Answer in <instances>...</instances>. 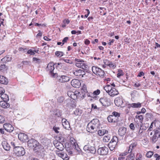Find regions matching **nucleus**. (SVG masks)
Returning a JSON list of instances; mask_svg holds the SVG:
<instances>
[{"label": "nucleus", "instance_id": "f257e3e1", "mask_svg": "<svg viewBox=\"0 0 160 160\" xmlns=\"http://www.w3.org/2000/svg\"><path fill=\"white\" fill-rule=\"evenodd\" d=\"M100 127V123L99 120L97 119H93L88 124L87 130L89 132H93Z\"/></svg>", "mask_w": 160, "mask_h": 160}, {"label": "nucleus", "instance_id": "f03ea898", "mask_svg": "<svg viewBox=\"0 0 160 160\" xmlns=\"http://www.w3.org/2000/svg\"><path fill=\"white\" fill-rule=\"evenodd\" d=\"M11 144L13 148L14 153L17 156H21L24 155L25 153V149L22 147L17 146V143L15 142H11Z\"/></svg>", "mask_w": 160, "mask_h": 160}, {"label": "nucleus", "instance_id": "7ed1b4c3", "mask_svg": "<svg viewBox=\"0 0 160 160\" xmlns=\"http://www.w3.org/2000/svg\"><path fill=\"white\" fill-rule=\"evenodd\" d=\"M104 89L111 97H114L119 94L118 91L115 88L112 87L110 85H106L104 87Z\"/></svg>", "mask_w": 160, "mask_h": 160}, {"label": "nucleus", "instance_id": "20e7f679", "mask_svg": "<svg viewBox=\"0 0 160 160\" xmlns=\"http://www.w3.org/2000/svg\"><path fill=\"white\" fill-rule=\"evenodd\" d=\"M28 147L30 148H33L35 150L39 149L40 146L39 143L33 139H31L28 142Z\"/></svg>", "mask_w": 160, "mask_h": 160}, {"label": "nucleus", "instance_id": "39448f33", "mask_svg": "<svg viewBox=\"0 0 160 160\" xmlns=\"http://www.w3.org/2000/svg\"><path fill=\"white\" fill-rule=\"evenodd\" d=\"M54 64L53 62H50L48 63L46 68V70L49 72V74L53 78H56L58 76V74L53 72L54 69Z\"/></svg>", "mask_w": 160, "mask_h": 160}, {"label": "nucleus", "instance_id": "423d86ee", "mask_svg": "<svg viewBox=\"0 0 160 160\" xmlns=\"http://www.w3.org/2000/svg\"><path fill=\"white\" fill-rule=\"evenodd\" d=\"M118 141V138L116 136H113L108 146L111 151L113 150L117 145Z\"/></svg>", "mask_w": 160, "mask_h": 160}, {"label": "nucleus", "instance_id": "0eeeda50", "mask_svg": "<svg viewBox=\"0 0 160 160\" xmlns=\"http://www.w3.org/2000/svg\"><path fill=\"white\" fill-rule=\"evenodd\" d=\"M99 102L102 106L107 107L110 105V99L107 97L101 98L99 99Z\"/></svg>", "mask_w": 160, "mask_h": 160}, {"label": "nucleus", "instance_id": "6e6552de", "mask_svg": "<svg viewBox=\"0 0 160 160\" xmlns=\"http://www.w3.org/2000/svg\"><path fill=\"white\" fill-rule=\"evenodd\" d=\"M108 148L106 147H103L99 148L98 150V154L102 155H106L108 152Z\"/></svg>", "mask_w": 160, "mask_h": 160}, {"label": "nucleus", "instance_id": "1a4fd4ad", "mask_svg": "<svg viewBox=\"0 0 160 160\" xmlns=\"http://www.w3.org/2000/svg\"><path fill=\"white\" fill-rule=\"evenodd\" d=\"M54 145L55 147L59 151H62L64 148V145L62 143L57 141H55L54 142Z\"/></svg>", "mask_w": 160, "mask_h": 160}, {"label": "nucleus", "instance_id": "9d476101", "mask_svg": "<svg viewBox=\"0 0 160 160\" xmlns=\"http://www.w3.org/2000/svg\"><path fill=\"white\" fill-rule=\"evenodd\" d=\"M58 79L59 81L61 82H68L70 80L69 78L67 76L62 75L57 76Z\"/></svg>", "mask_w": 160, "mask_h": 160}, {"label": "nucleus", "instance_id": "9b49d317", "mask_svg": "<svg viewBox=\"0 0 160 160\" xmlns=\"http://www.w3.org/2000/svg\"><path fill=\"white\" fill-rule=\"evenodd\" d=\"M3 128L7 132H12L14 130V128L10 124L6 123L3 125Z\"/></svg>", "mask_w": 160, "mask_h": 160}, {"label": "nucleus", "instance_id": "f8f14e48", "mask_svg": "<svg viewBox=\"0 0 160 160\" xmlns=\"http://www.w3.org/2000/svg\"><path fill=\"white\" fill-rule=\"evenodd\" d=\"M65 102L68 107L74 108L75 107V105L74 100L71 99H68L66 100Z\"/></svg>", "mask_w": 160, "mask_h": 160}, {"label": "nucleus", "instance_id": "ddd939ff", "mask_svg": "<svg viewBox=\"0 0 160 160\" xmlns=\"http://www.w3.org/2000/svg\"><path fill=\"white\" fill-rule=\"evenodd\" d=\"M114 103L117 106L121 107L123 103L122 98L119 97L116 98L114 100Z\"/></svg>", "mask_w": 160, "mask_h": 160}, {"label": "nucleus", "instance_id": "4468645a", "mask_svg": "<svg viewBox=\"0 0 160 160\" xmlns=\"http://www.w3.org/2000/svg\"><path fill=\"white\" fill-rule=\"evenodd\" d=\"M2 145L5 150L9 151L10 150L11 148L10 146L5 140H4L2 141Z\"/></svg>", "mask_w": 160, "mask_h": 160}, {"label": "nucleus", "instance_id": "2eb2a0df", "mask_svg": "<svg viewBox=\"0 0 160 160\" xmlns=\"http://www.w3.org/2000/svg\"><path fill=\"white\" fill-rule=\"evenodd\" d=\"M73 74L76 76L79 77L80 78L83 77L85 74V72L81 69L77 70L73 72Z\"/></svg>", "mask_w": 160, "mask_h": 160}, {"label": "nucleus", "instance_id": "dca6fc26", "mask_svg": "<svg viewBox=\"0 0 160 160\" xmlns=\"http://www.w3.org/2000/svg\"><path fill=\"white\" fill-rule=\"evenodd\" d=\"M72 85L74 87L78 88L81 85L80 81L78 79H73L71 82Z\"/></svg>", "mask_w": 160, "mask_h": 160}, {"label": "nucleus", "instance_id": "f3484780", "mask_svg": "<svg viewBox=\"0 0 160 160\" xmlns=\"http://www.w3.org/2000/svg\"><path fill=\"white\" fill-rule=\"evenodd\" d=\"M56 154L59 157L64 160H68L69 159L68 155L66 153L60 152L59 151H56Z\"/></svg>", "mask_w": 160, "mask_h": 160}, {"label": "nucleus", "instance_id": "a211bd4d", "mask_svg": "<svg viewBox=\"0 0 160 160\" xmlns=\"http://www.w3.org/2000/svg\"><path fill=\"white\" fill-rule=\"evenodd\" d=\"M18 138L20 141L24 142L28 139V137L26 134L21 133L18 134Z\"/></svg>", "mask_w": 160, "mask_h": 160}, {"label": "nucleus", "instance_id": "6ab92c4d", "mask_svg": "<svg viewBox=\"0 0 160 160\" xmlns=\"http://www.w3.org/2000/svg\"><path fill=\"white\" fill-rule=\"evenodd\" d=\"M107 119L108 121L110 122H117L118 120L117 118H116L112 115L109 116L107 118Z\"/></svg>", "mask_w": 160, "mask_h": 160}, {"label": "nucleus", "instance_id": "aec40b11", "mask_svg": "<svg viewBox=\"0 0 160 160\" xmlns=\"http://www.w3.org/2000/svg\"><path fill=\"white\" fill-rule=\"evenodd\" d=\"M62 124L64 128L66 129H68L70 128L69 122L65 118H63L62 120Z\"/></svg>", "mask_w": 160, "mask_h": 160}, {"label": "nucleus", "instance_id": "412c9836", "mask_svg": "<svg viewBox=\"0 0 160 160\" xmlns=\"http://www.w3.org/2000/svg\"><path fill=\"white\" fill-rule=\"evenodd\" d=\"M8 80L3 76H0V83L2 84L7 85L8 83Z\"/></svg>", "mask_w": 160, "mask_h": 160}, {"label": "nucleus", "instance_id": "4be33fe9", "mask_svg": "<svg viewBox=\"0 0 160 160\" xmlns=\"http://www.w3.org/2000/svg\"><path fill=\"white\" fill-rule=\"evenodd\" d=\"M79 95H81L79 92L78 91H75L74 92H73V94H72L71 96H70V97L72 99L75 100L79 96Z\"/></svg>", "mask_w": 160, "mask_h": 160}, {"label": "nucleus", "instance_id": "5701e85b", "mask_svg": "<svg viewBox=\"0 0 160 160\" xmlns=\"http://www.w3.org/2000/svg\"><path fill=\"white\" fill-rule=\"evenodd\" d=\"M126 128L124 127L120 128L118 130V133L120 135L122 136L124 135L126 132Z\"/></svg>", "mask_w": 160, "mask_h": 160}, {"label": "nucleus", "instance_id": "b1692460", "mask_svg": "<svg viewBox=\"0 0 160 160\" xmlns=\"http://www.w3.org/2000/svg\"><path fill=\"white\" fill-rule=\"evenodd\" d=\"M8 101H1L0 102V106L3 108H8L9 107V104L7 103Z\"/></svg>", "mask_w": 160, "mask_h": 160}, {"label": "nucleus", "instance_id": "393cba45", "mask_svg": "<svg viewBox=\"0 0 160 160\" xmlns=\"http://www.w3.org/2000/svg\"><path fill=\"white\" fill-rule=\"evenodd\" d=\"M81 92L82 93V96L83 97H84L85 96L86 93H87V87L86 85H84L82 86L81 90Z\"/></svg>", "mask_w": 160, "mask_h": 160}, {"label": "nucleus", "instance_id": "a878e982", "mask_svg": "<svg viewBox=\"0 0 160 160\" xmlns=\"http://www.w3.org/2000/svg\"><path fill=\"white\" fill-rule=\"evenodd\" d=\"M137 143L135 142L131 143L129 146V148L128 151V153H130L132 152L133 149L136 147Z\"/></svg>", "mask_w": 160, "mask_h": 160}, {"label": "nucleus", "instance_id": "bb28decb", "mask_svg": "<svg viewBox=\"0 0 160 160\" xmlns=\"http://www.w3.org/2000/svg\"><path fill=\"white\" fill-rule=\"evenodd\" d=\"M76 66L78 68L81 67L80 62H83V60L79 58H75V59Z\"/></svg>", "mask_w": 160, "mask_h": 160}, {"label": "nucleus", "instance_id": "cd10ccee", "mask_svg": "<svg viewBox=\"0 0 160 160\" xmlns=\"http://www.w3.org/2000/svg\"><path fill=\"white\" fill-rule=\"evenodd\" d=\"M0 97L3 101H8L9 99L8 96L6 94L4 93V92L1 94Z\"/></svg>", "mask_w": 160, "mask_h": 160}, {"label": "nucleus", "instance_id": "c85d7f7f", "mask_svg": "<svg viewBox=\"0 0 160 160\" xmlns=\"http://www.w3.org/2000/svg\"><path fill=\"white\" fill-rule=\"evenodd\" d=\"M104 63L106 65L113 68H115L116 67L114 63H112L111 62L106 61L104 62Z\"/></svg>", "mask_w": 160, "mask_h": 160}, {"label": "nucleus", "instance_id": "c756f323", "mask_svg": "<svg viewBox=\"0 0 160 160\" xmlns=\"http://www.w3.org/2000/svg\"><path fill=\"white\" fill-rule=\"evenodd\" d=\"M96 75L99 76L103 78L105 75V72L103 70L99 68L97 74Z\"/></svg>", "mask_w": 160, "mask_h": 160}, {"label": "nucleus", "instance_id": "7c9ffc66", "mask_svg": "<svg viewBox=\"0 0 160 160\" xmlns=\"http://www.w3.org/2000/svg\"><path fill=\"white\" fill-rule=\"evenodd\" d=\"M130 106L133 108H139L141 107V105L140 102H138L132 103L130 105Z\"/></svg>", "mask_w": 160, "mask_h": 160}, {"label": "nucleus", "instance_id": "2f4dec72", "mask_svg": "<svg viewBox=\"0 0 160 160\" xmlns=\"http://www.w3.org/2000/svg\"><path fill=\"white\" fill-rule=\"evenodd\" d=\"M82 113V110L79 108L76 109L74 111V113L76 116H80Z\"/></svg>", "mask_w": 160, "mask_h": 160}, {"label": "nucleus", "instance_id": "473e14b6", "mask_svg": "<svg viewBox=\"0 0 160 160\" xmlns=\"http://www.w3.org/2000/svg\"><path fill=\"white\" fill-rule=\"evenodd\" d=\"M108 132V131L104 129L99 130L98 131V134L100 136L103 135L105 134Z\"/></svg>", "mask_w": 160, "mask_h": 160}, {"label": "nucleus", "instance_id": "72a5a7b5", "mask_svg": "<svg viewBox=\"0 0 160 160\" xmlns=\"http://www.w3.org/2000/svg\"><path fill=\"white\" fill-rule=\"evenodd\" d=\"M88 152L94 153L96 152L95 149L94 147L89 146Z\"/></svg>", "mask_w": 160, "mask_h": 160}, {"label": "nucleus", "instance_id": "f704fd0d", "mask_svg": "<svg viewBox=\"0 0 160 160\" xmlns=\"http://www.w3.org/2000/svg\"><path fill=\"white\" fill-rule=\"evenodd\" d=\"M99 68L97 67L93 66L92 67V71L94 73L96 74H97L98 71L99 70Z\"/></svg>", "mask_w": 160, "mask_h": 160}, {"label": "nucleus", "instance_id": "c9c22d12", "mask_svg": "<svg viewBox=\"0 0 160 160\" xmlns=\"http://www.w3.org/2000/svg\"><path fill=\"white\" fill-rule=\"evenodd\" d=\"M135 118L137 119H138L139 120V122L141 123H142L143 120V117L142 115H137L135 116Z\"/></svg>", "mask_w": 160, "mask_h": 160}, {"label": "nucleus", "instance_id": "e433bc0d", "mask_svg": "<svg viewBox=\"0 0 160 160\" xmlns=\"http://www.w3.org/2000/svg\"><path fill=\"white\" fill-rule=\"evenodd\" d=\"M159 137V136L154 134L151 138L152 142L154 143H155L158 140Z\"/></svg>", "mask_w": 160, "mask_h": 160}, {"label": "nucleus", "instance_id": "4c0bfd02", "mask_svg": "<svg viewBox=\"0 0 160 160\" xmlns=\"http://www.w3.org/2000/svg\"><path fill=\"white\" fill-rule=\"evenodd\" d=\"M110 139V135L105 136L103 138V141L104 142H108Z\"/></svg>", "mask_w": 160, "mask_h": 160}, {"label": "nucleus", "instance_id": "58836bf2", "mask_svg": "<svg viewBox=\"0 0 160 160\" xmlns=\"http://www.w3.org/2000/svg\"><path fill=\"white\" fill-rule=\"evenodd\" d=\"M80 63L81 67H79V68H82L84 69L87 68V66L85 63V62L84 60H83V62H81Z\"/></svg>", "mask_w": 160, "mask_h": 160}, {"label": "nucleus", "instance_id": "ea45409f", "mask_svg": "<svg viewBox=\"0 0 160 160\" xmlns=\"http://www.w3.org/2000/svg\"><path fill=\"white\" fill-rule=\"evenodd\" d=\"M154 134L159 137L160 136V128H157L154 130Z\"/></svg>", "mask_w": 160, "mask_h": 160}, {"label": "nucleus", "instance_id": "a19ab883", "mask_svg": "<svg viewBox=\"0 0 160 160\" xmlns=\"http://www.w3.org/2000/svg\"><path fill=\"white\" fill-rule=\"evenodd\" d=\"M123 75V73L121 69H119L118 70L117 77L118 78H119L121 76Z\"/></svg>", "mask_w": 160, "mask_h": 160}, {"label": "nucleus", "instance_id": "79ce46f5", "mask_svg": "<svg viewBox=\"0 0 160 160\" xmlns=\"http://www.w3.org/2000/svg\"><path fill=\"white\" fill-rule=\"evenodd\" d=\"M7 69V67L4 64L1 65L0 66V71L3 72Z\"/></svg>", "mask_w": 160, "mask_h": 160}, {"label": "nucleus", "instance_id": "37998d69", "mask_svg": "<svg viewBox=\"0 0 160 160\" xmlns=\"http://www.w3.org/2000/svg\"><path fill=\"white\" fill-rule=\"evenodd\" d=\"M11 60V58L8 57H6L2 58L1 61H5L6 62H8L10 61Z\"/></svg>", "mask_w": 160, "mask_h": 160}, {"label": "nucleus", "instance_id": "c03bdc74", "mask_svg": "<svg viewBox=\"0 0 160 160\" xmlns=\"http://www.w3.org/2000/svg\"><path fill=\"white\" fill-rule=\"evenodd\" d=\"M56 55L58 57H61L63 55V53L61 51H57L55 52Z\"/></svg>", "mask_w": 160, "mask_h": 160}, {"label": "nucleus", "instance_id": "a18cd8bd", "mask_svg": "<svg viewBox=\"0 0 160 160\" xmlns=\"http://www.w3.org/2000/svg\"><path fill=\"white\" fill-rule=\"evenodd\" d=\"M36 52V50L33 51L31 49H29L27 53L28 54H30V55H34Z\"/></svg>", "mask_w": 160, "mask_h": 160}, {"label": "nucleus", "instance_id": "49530a36", "mask_svg": "<svg viewBox=\"0 0 160 160\" xmlns=\"http://www.w3.org/2000/svg\"><path fill=\"white\" fill-rule=\"evenodd\" d=\"M156 122H157V121L156 120H155L151 123L149 128L147 130V131H151L152 130L153 127V124L155 123Z\"/></svg>", "mask_w": 160, "mask_h": 160}, {"label": "nucleus", "instance_id": "de8ad7c7", "mask_svg": "<svg viewBox=\"0 0 160 160\" xmlns=\"http://www.w3.org/2000/svg\"><path fill=\"white\" fill-rule=\"evenodd\" d=\"M112 115H114L116 118H117L118 119L119 117H120V113L114 111L112 112Z\"/></svg>", "mask_w": 160, "mask_h": 160}, {"label": "nucleus", "instance_id": "09e8293b", "mask_svg": "<svg viewBox=\"0 0 160 160\" xmlns=\"http://www.w3.org/2000/svg\"><path fill=\"white\" fill-rule=\"evenodd\" d=\"M68 144L67 143H66L65 144V148H66L67 152H68V154H72V152L70 150L69 148H67L66 147V145Z\"/></svg>", "mask_w": 160, "mask_h": 160}, {"label": "nucleus", "instance_id": "8fccbe9b", "mask_svg": "<svg viewBox=\"0 0 160 160\" xmlns=\"http://www.w3.org/2000/svg\"><path fill=\"white\" fill-rule=\"evenodd\" d=\"M32 60L33 61L36 62V63H40L41 62V61L40 59L36 58H33Z\"/></svg>", "mask_w": 160, "mask_h": 160}, {"label": "nucleus", "instance_id": "3c124183", "mask_svg": "<svg viewBox=\"0 0 160 160\" xmlns=\"http://www.w3.org/2000/svg\"><path fill=\"white\" fill-rule=\"evenodd\" d=\"M153 154V152L151 151L148 152L146 154L147 157L148 158H150Z\"/></svg>", "mask_w": 160, "mask_h": 160}, {"label": "nucleus", "instance_id": "603ef678", "mask_svg": "<svg viewBox=\"0 0 160 160\" xmlns=\"http://www.w3.org/2000/svg\"><path fill=\"white\" fill-rule=\"evenodd\" d=\"M22 63L24 65L26 66H30L31 65L30 62L27 61H23L22 62Z\"/></svg>", "mask_w": 160, "mask_h": 160}, {"label": "nucleus", "instance_id": "864d4df0", "mask_svg": "<svg viewBox=\"0 0 160 160\" xmlns=\"http://www.w3.org/2000/svg\"><path fill=\"white\" fill-rule=\"evenodd\" d=\"M18 50L19 51L21 52L22 53L26 52L27 51V49L25 48H20L18 49Z\"/></svg>", "mask_w": 160, "mask_h": 160}, {"label": "nucleus", "instance_id": "5fc2aeb1", "mask_svg": "<svg viewBox=\"0 0 160 160\" xmlns=\"http://www.w3.org/2000/svg\"><path fill=\"white\" fill-rule=\"evenodd\" d=\"M135 158V155L133 153H131L128 156V158L134 160Z\"/></svg>", "mask_w": 160, "mask_h": 160}, {"label": "nucleus", "instance_id": "6e6d98bb", "mask_svg": "<svg viewBox=\"0 0 160 160\" xmlns=\"http://www.w3.org/2000/svg\"><path fill=\"white\" fill-rule=\"evenodd\" d=\"M5 121L4 118L1 115H0V123L4 122Z\"/></svg>", "mask_w": 160, "mask_h": 160}, {"label": "nucleus", "instance_id": "4d7b16f0", "mask_svg": "<svg viewBox=\"0 0 160 160\" xmlns=\"http://www.w3.org/2000/svg\"><path fill=\"white\" fill-rule=\"evenodd\" d=\"M89 147V145H85L83 147L84 150L86 151L87 152H88Z\"/></svg>", "mask_w": 160, "mask_h": 160}, {"label": "nucleus", "instance_id": "13d9d810", "mask_svg": "<svg viewBox=\"0 0 160 160\" xmlns=\"http://www.w3.org/2000/svg\"><path fill=\"white\" fill-rule=\"evenodd\" d=\"M100 90L99 89H97V90L94 91L93 93V95H98L100 94Z\"/></svg>", "mask_w": 160, "mask_h": 160}, {"label": "nucleus", "instance_id": "bf43d9fd", "mask_svg": "<svg viewBox=\"0 0 160 160\" xmlns=\"http://www.w3.org/2000/svg\"><path fill=\"white\" fill-rule=\"evenodd\" d=\"M53 129L56 133H59V132L58 131V130L59 129V128L54 127L53 128Z\"/></svg>", "mask_w": 160, "mask_h": 160}, {"label": "nucleus", "instance_id": "052dcab7", "mask_svg": "<svg viewBox=\"0 0 160 160\" xmlns=\"http://www.w3.org/2000/svg\"><path fill=\"white\" fill-rule=\"evenodd\" d=\"M129 127H130V128L132 130H134L135 128L134 125V124L132 123H131L130 124V125H129Z\"/></svg>", "mask_w": 160, "mask_h": 160}, {"label": "nucleus", "instance_id": "680f3d73", "mask_svg": "<svg viewBox=\"0 0 160 160\" xmlns=\"http://www.w3.org/2000/svg\"><path fill=\"white\" fill-rule=\"evenodd\" d=\"M68 39V37H66L65 38L62 40V46L63 45L64 43L66 42L67 41V40Z\"/></svg>", "mask_w": 160, "mask_h": 160}, {"label": "nucleus", "instance_id": "e2e57ef3", "mask_svg": "<svg viewBox=\"0 0 160 160\" xmlns=\"http://www.w3.org/2000/svg\"><path fill=\"white\" fill-rule=\"evenodd\" d=\"M63 100H64L63 98L62 97H60L58 99V101L59 102H60V103L62 102L63 101Z\"/></svg>", "mask_w": 160, "mask_h": 160}, {"label": "nucleus", "instance_id": "0e129e2a", "mask_svg": "<svg viewBox=\"0 0 160 160\" xmlns=\"http://www.w3.org/2000/svg\"><path fill=\"white\" fill-rule=\"evenodd\" d=\"M90 43V41L88 39H85L84 41L85 44L87 45H88Z\"/></svg>", "mask_w": 160, "mask_h": 160}, {"label": "nucleus", "instance_id": "69168bd1", "mask_svg": "<svg viewBox=\"0 0 160 160\" xmlns=\"http://www.w3.org/2000/svg\"><path fill=\"white\" fill-rule=\"evenodd\" d=\"M85 10L87 11V14L85 15L84 17L87 18L88 17L89 14H90V11L88 9H86Z\"/></svg>", "mask_w": 160, "mask_h": 160}, {"label": "nucleus", "instance_id": "338daca9", "mask_svg": "<svg viewBox=\"0 0 160 160\" xmlns=\"http://www.w3.org/2000/svg\"><path fill=\"white\" fill-rule=\"evenodd\" d=\"M63 22L65 24H68L70 22V21L68 19H65L63 20Z\"/></svg>", "mask_w": 160, "mask_h": 160}, {"label": "nucleus", "instance_id": "774afa93", "mask_svg": "<svg viewBox=\"0 0 160 160\" xmlns=\"http://www.w3.org/2000/svg\"><path fill=\"white\" fill-rule=\"evenodd\" d=\"M144 73L143 72H141L138 73V76L139 77H141L142 76H144Z\"/></svg>", "mask_w": 160, "mask_h": 160}]
</instances>
